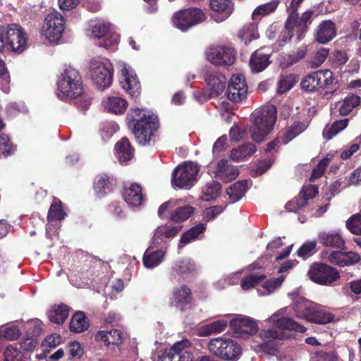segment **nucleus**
I'll use <instances>...</instances> for the list:
<instances>
[{
  "label": "nucleus",
  "mask_w": 361,
  "mask_h": 361,
  "mask_svg": "<svg viewBox=\"0 0 361 361\" xmlns=\"http://www.w3.org/2000/svg\"><path fill=\"white\" fill-rule=\"evenodd\" d=\"M180 226L161 225L158 226L154 233L152 237V243L154 245H160L165 243L166 239H170L176 236L180 231ZM163 246H166L164 244Z\"/></svg>",
  "instance_id": "412c9836"
},
{
  "label": "nucleus",
  "mask_w": 361,
  "mask_h": 361,
  "mask_svg": "<svg viewBox=\"0 0 361 361\" xmlns=\"http://www.w3.org/2000/svg\"><path fill=\"white\" fill-rule=\"evenodd\" d=\"M66 215V214L62 208L61 202L59 199L54 198L48 212V221H61L64 219Z\"/></svg>",
  "instance_id": "de8ad7c7"
},
{
  "label": "nucleus",
  "mask_w": 361,
  "mask_h": 361,
  "mask_svg": "<svg viewBox=\"0 0 361 361\" xmlns=\"http://www.w3.org/2000/svg\"><path fill=\"white\" fill-rule=\"evenodd\" d=\"M56 95L61 100L76 99L78 106L86 110L91 104V99L84 94L82 78L73 68H66L57 80Z\"/></svg>",
  "instance_id": "f03ea898"
},
{
  "label": "nucleus",
  "mask_w": 361,
  "mask_h": 361,
  "mask_svg": "<svg viewBox=\"0 0 361 361\" xmlns=\"http://www.w3.org/2000/svg\"><path fill=\"white\" fill-rule=\"evenodd\" d=\"M4 361H28L18 347L8 345L4 351Z\"/></svg>",
  "instance_id": "8fccbe9b"
},
{
  "label": "nucleus",
  "mask_w": 361,
  "mask_h": 361,
  "mask_svg": "<svg viewBox=\"0 0 361 361\" xmlns=\"http://www.w3.org/2000/svg\"><path fill=\"white\" fill-rule=\"evenodd\" d=\"M111 25L104 21H92L90 25L92 35L94 38L104 37L111 32Z\"/></svg>",
  "instance_id": "a18cd8bd"
},
{
  "label": "nucleus",
  "mask_w": 361,
  "mask_h": 361,
  "mask_svg": "<svg viewBox=\"0 0 361 361\" xmlns=\"http://www.w3.org/2000/svg\"><path fill=\"white\" fill-rule=\"evenodd\" d=\"M207 346L211 353L225 361H237L241 353L240 345L228 338H212Z\"/></svg>",
  "instance_id": "39448f33"
},
{
  "label": "nucleus",
  "mask_w": 361,
  "mask_h": 361,
  "mask_svg": "<svg viewBox=\"0 0 361 361\" xmlns=\"http://www.w3.org/2000/svg\"><path fill=\"white\" fill-rule=\"evenodd\" d=\"M329 54V49L324 47L317 51L311 60V67L317 68L321 66L326 59Z\"/></svg>",
  "instance_id": "680f3d73"
},
{
  "label": "nucleus",
  "mask_w": 361,
  "mask_h": 361,
  "mask_svg": "<svg viewBox=\"0 0 361 361\" xmlns=\"http://www.w3.org/2000/svg\"><path fill=\"white\" fill-rule=\"evenodd\" d=\"M157 245L152 243L144 253L143 264L147 269H153L159 265L166 255L167 246H162L161 248L156 249Z\"/></svg>",
  "instance_id": "dca6fc26"
},
{
  "label": "nucleus",
  "mask_w": 361,
  "mask_h": 361,
  "mask_svg": "<svg viewBox=\"0 0 361 361\" xmlns=\"http://www.w3.org/2000/svg\"><path fill=\"white\" fill-rule=\"evenodd\" d=\"M221 189L220 183L216 181L212 180L207 183L202 189V199L205 201H209L216 198L220 193Z\"/></svg>",
  "instance_id": "09e8293b"
},
{
  "label": "nucleus",
  "mask_w": 361,
  "mask_h": 361,
  "mask_svg": "<svg viewBox=\"0 0 361 361\" xmlns=\"http://www.w3.org/2000/svg\"><path fill=\"white\" fill-rule=\"evenodd\" d=\"M288 307H285L274 312L264 322L275 326V328L262 329L259 336L263 341L258 345L259 351L269 355H275L281 345V341L284 339L285 334L283 330H291L305 332L306 328L293 319L286 317Z\"/></svg>",
  "instance_id": "f257e3e1"
},
{
  "label": "nucleus",
  "mask_w": 361,
  "mask_h": 361,
  "mask_svg": "<svg viewBox=\"0 0 361 361\" xmlns=\"http://www.w3.org/2000/svg\"><path fill=\"white\" fill-rule=\"evenodd\" d=\"M94 190L99 196H103L111 190V183L109 178L102 174L97 176L94 179Z\"/></svg>",
  "instance_id": "c03bdc74"
},
{
  "label": "nucleus",
  "mask_w": 361,
  "mask_h": 361,
  "mask_svg": "<svg viewBox=\"0 0 361 361\" xmlns=\"http://www.w3.org/2000/svg\"><path fill=\"white\" fill-rule=\"evenodd\" d=\"M90 77L100 90L109 87L112 83L114 69L107 59H94L90 64Z\"/></svg>",
  "instance_id": "0eeeda50"
},
{
  "label": "nucleus",
  "mask_w": 361,
  "mask_h": 361,
  "mask_svg": "<svg viewBox=\"0 0 361 361\" xmlns=\"http://www.w3.org/2000/svg\"><path fill=\"white\" fill-rule=\"evenodd\" d=\"M20 336V330L15 326L0 327V336L9 340H15Z\"/></svg>",
  "instance_id": "69168bd1"
},
{
  "label": "nucleus",
  "mask_w": 361,
  "mask_h": 361,
  "mask_svg": "<svg viewBox=\"0 0 361 361\" xmlns=\"http://www.w3.org/2000/svg\"><path fill=\"white\" fill-rule=\"evenodd\" d=\"M190 345V342L186 339L174 343L171 347L173 357L177 359V361H193V355L189 349Z\"/></svg>",
  "instance_id": "bb28decb"
},
{
  "label": "nucleus",
  "mask_w": 361,
  "mask_h": 361,
  "mask_svg": "<svg viewBox=\"0 0 361 361\" xmlns=\"http://www.w3.org/2000/svg\"><path fill=\"white\" fill-rule=\"evenodd\" d=\"M122 195L125 202L132 207L141 205L143 200L141 187L135 183L125 188Z\"/></svg>",
  "instance_id": "b1692460"
},
{
  "label": "nucleus",
  "mask_w": 361,
  "mask_h": 361,
  "mask_svg": "<svg viewBox=\"0 0 361 361\" xmlns=\"http://www.w3.org/2000/svg\"><path fill=\"white\" fill-rule=\"evenodd\" d=\"M348 118H344L340 121H336L331 126H326L323 130L324 137L327 140L331 139L348 126Z\"/></svg>",
  "instance_id": "79ce46f5"
},
{
  "label": "nucleus",
  "mask_w": 361,
  "mask_h": 361,
  "mask_svg": "<svg viewBox=\"0 0 361 361\" xmlns=\"http://www.w3.org/2000/svg\"><path fill=\"white\" fill-rule=\"evenodd\" d=\"M247 94V86L244 75H233L230 79L227 89L228 99L235 103H238L246 98Z\"/></svg>",
  "instance_id": "4468645a"
},
{
  "label": "nucleus",
  "mask_w": 361,
  "mask_h": 361,
  "mask_svg": "<svg viewBox=\"0 0 361 361\" xmlns=\"http://www.w3.org/2000/svg\"><path fill=\"white\" fill-rule=\"evenodd\" d=\"M175 211L171 216V220L175 222H180L188 219L194 212V209L190 205H180V200Z\"/></svg>",
  "instance_id": "a19ab883"
},
{
  "label": "nucleus",
  "mask_w": 361,
  "mask_h": 361,
  "mask_svg": "<svg viewBox=\"0 0 361 361\" xmlns=\"http://www.w3.org/2000/svg\"><path fill=\"white\" fill-rule=\"evenodd\" d=\"M195 269V264L190 259L177 261L173 267V270L178 274H188Z\"/></svg>",
  "instance_id": "6e6d98bb"
},
{
  "label": "nucleus",
  "mask_w": 361,
  "mask_h": 361,
  "mask_svg": "<svg viewBox=\"0 0 361 361\" xmlns=\"http://www.w3.org/2000/svg\"><path fill=\"white\" fill-rule=\"evenodd\" d=\"M319 242L324 246L343 248L345 240L338 231L321 233L318 235Z\"/></svg>",
  "instance_id": "c756f323"
},
{
  "label": "nucleus",
  "mask_w": 361,
  "mask_h": 361,
  "mask_svg": "<svg viewBox=\"0 0 361 361\" xmlns=\"http://www.w3.org/2000/svg\"><path fill=\"white\" fill-rule=\"evenodd\" d=\"M207 59L216 66H231L235 60L233 49L224 46H211L206 51Z\"/></svg>",
  "instance_id": "9b49d317"
},
{
  "label": "nucleus",
  "mask_w": 361,
  "mask_h": 361,
  "mask_svg": "<svg viewBox=\"0 0 361 361\" xmlns=\"http://www.w3.org/2000/svg\"><path fill=\"white\" fill-rule=\"evenodd\" d=\"M238 37L244 42L245 44L252 40L259 37L257 26L255 23H249L245 25L238 32Z\"/></svg>",
  "instance_id": "e433bc0d"
},
{
  "label": "nucleus",
  "mask_w": 361,
  "mask_h": 361,
  "mask_svg": "<svg viewBox=\"0 0 361 361\" xmlns=\"http://www.w3.org/2000/svg\"><path fill=\"white\" fill-rule=\"evenodd\" d=\"M251 137L256 142H262L271 131L276 120V109L272 104L265 105L252 114Z\"/></svg>",
  "instance_id": "20e7f679"
},
{
  "label": "nucleus",
  "mask_w": 361,
  "mask_h": 361,
  "mask_svg": "<svg viewBox=\"0 0 361 361\" xmlns=\"http://www.w3.org/2000/svg\"><path fill=\"white\" fill-rule=\"evenodd\" d=\"M298 78L294 74L282 75L278 82V92L283 94L290 90L297 82Z\"/></svg>",
  "instance_id": "3c124183"
},
{
  "label": "nucleus",
  "mask_w": 361,
  "mask_h": 361,
  "mask_svg": "<svg viewBox=\"0 0 361 361\" xmlns=\"http://www.w3.org/2000/svg\"><path fill=\"white\" fill-rule=\"evenodd\" d=\"M227 326L228 322L226 320H216L199 327L197 334L200 336H209L212 334H220L225 331Z\"/></svg>",
  "instance_id": "2f4dec72"
},
{
  "label": "nucleus",
  "mask_w": 361,
  "mask_h": 361,
  "mask_svg": "<svg viewBox=\"0 0 361 361\" xmlns=\"http://www.w3.org/2000/svg\"><path fill=\"white\" fill-rule=\"evenodd\" d=\"M318 194V188L315 185H307L303 187L300 192L299 197L305 200V205L308 200L314 198Z\"/></svg>",
  "instance_id": "338daca9"
},
{
  "label": "nucleus",
  "mask_w": 361,
  "mask_h": 361,
  "mask_svg": "<svg viewBox=\"0 0 361 361\" xmlns=\"http://www.w3.org/2000/svg\"><path fill=\"white\" fill-rule=\"evenodd\" d=\"M361 98L356 94H349L336 105L341 116L348 115L354 108L360 105Z\"/></svg>",
  "instance_id": "473e14b6"
},
{
  "label": "nucleus",
  "mask_w": 361,
  "mask_h": 361,
  "mask_svg": "<svg viewBox=\"0 0 361 361\" xmlns=\"http://www.w3.org/2000/svg\"><path fill=\"white\" fill-rule=\"evenodd\" d=\"M302 90L313 92L319 88L317 72L309 74L304 77L300 82Z\"/></svg>",
  "instance_id": "603ef678"
},
{
  "label": "nucleus",
  "mask_w": 361,
  "mask_h": 361,
  "mask_svg": "<svg viewBox=\"0 0 361 361\" xmlns=\"http://www.w3.org/2000/svg\"><path fill=\"white\" fill-rule=\"evenodd\" d=\"M269 56V54L264 53L262 49L257 50L250 59L251 70L256 73L264 71L270 63Z\"/></svg>",
  "instance_id": "cd10ccee"
},
{
  "label": "nucleus",
  "mask_w": 361,
  "mask_h": 361,
  "mask_svg": "<svg viewBox=\"0 0 361 361\" xmlns=\"http://www.w3.org/2000/svg\"><path fill=\"white\" fill-rule=\"evenodd\" d=\"M256 152V147L252 143H246L230 152V158L233 161H244L252 157Z\"/></svg>",
  "instance_id": "c85d7f7f"
},
{
  "label": "nucleus",
  "mask_w": 361,
  "mask_h": 361,
  "mask_svg": "<svg viewBox=\"0 0 361 361\" xmlns=\"http://www.w3.org/2000/svg\"><path fill=\"white\" fill-rule=\"evenodd\" d=\"M200 167L197 163L185 161L177 166L172 173L171 184L174 188L189 189L196 182Z\"/></svg>",
  "instance_id": "423d86ee"
},
{
  "label": "nucleus",
  "mask_w": 361,
  "mask_h": 361,
  "mask_svg": "<svg viewBox=\"0 0 361 361\" xmlns=\"http://www.w3.org/2000/svg\"><path fill=\"white\" fill-rule=\"evenodd\" d=\"M6 48L13 51H23L27 44L26 34L20 26L11 24L7 26Z\"/></svg>",
  "instance_id": "f8f14e48"
},
{
  "label": "nucleus",
  "mask_w": 361,
  "mask_h": 361,
  "mask_svg": "<svg viewBox=\"0 0 361 361\" xmlns=\"http://www.w3.org/2000/svg\"><path fill=\"white\" fill-rule=\"evenodd\" d=\"M128 105V102L119 96H109L102 102V106L106 111L116 115L124 114Z\"/></svg>",
  "instance_id": "4be33fe9"
},
{
  "label": "nucleus",
  "mask_w": 361,
  "mask_h": 361,
  "mask_svg": "<svg viewBox=\"0 0 361 361\" xmlns=\"http://www.w3.org/2000/svg\"><path fill=\"white\" fill-rule=\"evenodd\" d=\"M334 318V315L333 314L322 310L317 304V308H314L309 322L319 324H326L331 322Z\"/></svg>",
  "instance_id": "37998d69"
},
{
  "label": "nucleus",
  "mask_w": 361,
  "mask_h": 361,
  "mask_svg": "<svg viewBox=\"0 0 361 361\" xmlns=\"http://www.w3.org/2000/svg\"><path fill=\"white\" fill-rule=\"evenodd\" d=\"M69 308L66 305L60 304L54 305L49 312V318L53 323L63 324L68 318Z\"/></svg>",
  "instance_id": "f704fd0d"
},
{
  "label": "nucleus",
  "mask_w": 361,
  "mask_h": 361,
  "mask_svg": "<svg viewBox=\"0 0 361 361\" xmlns=\"http://www.w3.org/2000/svg\"><path fill=\"white\" fill-rule=\"evenodd\" d=\"M191 301V291L185 286L174 289L173 296L170 298V305L177 310L184 311Z\"/></svg>",
  "instance_id": "6ab92c4d"
},
{
  "label": "nucleus",
  "mask_w": 361,
  "mask_h": 361,
  "mask_svg": "<svg viewBox=\"0 0 361 361\" xmlns=\"http://www.w3.org/2000/svg\"><path fill=\"white\" fill-rule=\"evenodd\" d=\"M265 279L264 274H250L243 278L241 281V288L244 290H247L254 288Z\"/></svg>",
  "instance_id": "4d7b16f0"
},
{
  "label": "nucleus",
  "mask_w": 361,
  "mask_h": 361,
  "mask_svg": "<svg viewBox=\"0 0 361 361\" xmlns=\"http://www.w3.org/2000/svg\"><path fill=\"white\" fill-rule=\"evenodd\" d=\"M118 42V36L115 33H111V32L104 37L102 42L100 43V46L104 47L106 49L114 50V47Z\"/></svg>",
  "instance_id": "774afa93"
},
{
  "label": "nucleus",
  "mask_w": 361,
  "mask_h": 361,
  "mask_svg": "<svg viewBox=\"0 0 361 361\" xmlns=\"http://www.w3.org/2000/svg\"><path fill=\"white\" fill-rule=\"evenodd\" d=\"M285 277L281 276L278 278H273L266 281L262 286L263 290H258L259 295H269L280 287L284 281Z\"/></svg>",
  "instance_id": "864d4df0"
},
{
  "label": "nucleus",
  "mask_w": 361,
  "mask_h": 361,
  "mask_svg": "<svg viewBox=\"0 0 361 361\" xmlns=\"http://www.w3.org/2000/svg\"><path fill=\"white\" fill-rule=\"evenodd\" d=\"M314 308H317V304L305 298H300L294 305L297 317L307 321H309Z\"/></svg>",
  "instance_id": "7c9ffc66"
},
{
  "label": "nucleus",
  "mask_w": 361,
  "mask_h": 361,
  "mask_svg": "<svg viewBox=\"0 0 361 361\" xmlns=\"http://www.w3.org/2000/svg\"><path fill=\"white\" fill-rule=\"evenodd\" d=\"M336 35L335 24L331 20H324L317 27L315 39L320 44H326L332 40Z\"/></svg>",
  "instance_id": "5701e85b"
},
{
  "label": "nucleus",
  "mask_w": 361,
  "mask_h": 361,
  "mask_svg": "<svg viewBox=\"0 0 361 361\" xmlns=\"http://www.w3.org/2000/svg\"><path fill=\"white\" fill-rule=\"evenodd\" d=\"M121 76L120 84L122 88L131 95L137 97L140 94V85L134 71L126 63H119Z\"/></svg>",
  "instance_id": "ddd939ff"
},
{
  "label": "nucleus",
  "mask_w": 361,
  "mask_h": 361,
  "mask_svg": "<svg viewBox=\"0 0 361 361\" xmlns=\"http://www.w3.org/2000/svg\"><path fill=\"white\" fill-rule=\"evenodd\" d=\"M307 275L310 280L323 286H331L340 278V274L335 268L322 263L313 264Z\"/></svg>",
  "instance_id": "6e6552de"
},
{
  "label": "nucleus",
  "mask_w": 361,
  "mask_h": 361,
  "mask_svg": "<svg viewBox=\"0 0 361 361\" xmlns=\"http://www.w3.org/2000/svg\"><path fill=\"white\" fill-rule=\"evenodd\" d=\"M204 80L207 84L206 91L208 97H218L224 91L226 78L222 74L207 73Z\"/></svg>",
  "instance_id": "2eb2a0df"
},
{
  "label": "nucleus",
  "mask_w": 361,
  "mask_h": 361,
  "mask_svg": "<svg viewBox=\"0 0 361 361\" xmlns=\"http://www.w3.org/2000/svg\"><path fill=\"white\" fill-rule=\"evenodd\" d=\"M330 60L331 66L335 68H338L348 61V57L345 52L342 51H337L334 53Z\"/></svg>",
  "instance_id": "0e129e2a"
},
{
  "label": "nucleus",
  "mask_w": 361,
  "mask_h": 361,
  "mask_svg": "<svg viewBox=\"0 0 361 361\" xmlns=\"http://www.w3.org/2000/svg\"><path fill=\"white\" fill-rule=\"evenodd\" d=\"M206 229V226L203 224H199L192 228H190L184 233L180 239L179 247L190 243L191 241L197 239L198 236L202 233Z\"/></svg>",
  "instance_id": "ea45409f"
},
{
  "label": "nucleus",
  "mask_w": 361,
  "mask_h": 361,
  "mask_svg": "<svg viewBox=\"0 0 361 361\" xmlns=\"http://www.w3.org/2000/svg\"><path fill=\"white\" fill-rule=\"evenodd\" d=\"M310 361H339V357L334 350H319L312 354Z\"/></svg>",
  "instance_id": "13d9d810"
},
{
  "label": "nucleus",
  "mask_w": 361,
  "mask_h": 361,
  "mask_svg": "<svg viewBox=\"0 0 361 361\" xmlns=\"http://www.w3.org/2000/svg\"><path fill=\"white\" fill-rule=\"evenodd\" d=\"M64 30V19L59 12L48 14L44 20L43 35L50 42L58 41Z\"/></svg>",
  "instance_id": "9d476101"
},
{
  "label": "nucleus",
  "mask_w": 361,
  "mask_h": 361,
  "mask_svg": "<svg viewBox=\"0 0 361 361\" xmlns=\"http://www.w3.org/2000/svg\"><path fill=\"white\" fill-rule=\"evenodd\" d=\"M116 156L121 164H126L134 157V150L128 139L123 137L115 145Z\"/></svg>",
  "instance_id": "393cba45"
},
{
  "label": "nucleus",
  "mask_w": 361,
  "mask_h": 361,
  "mask_svg": "<svg viewBox=\"0 0 361 361\" xmlns=\"http://www.w3.org/2000/svg\"><path fill=\"white\" fill-rule=\"evenodd\" d=\"M279 3L278 0H271L269 2L258 6L252 13V19L255 20H259L262 17L274 13L276 10Z\"/></svg>",
  "instance_id": "58836bf2"
},
{
  "label": "nucleus",
  "mask_w": 361,
  "mask_h": 361,
  "mask_svg": "<svg viewBox=\"0 0 361 361\" xmlns=\"http://www.w3.org/2000/svg\"><path fill=\"white\" fill-rule=\"evenodd\" d=\"M307 125L305 123L300 121L295 122L286 130V133H284L282 142L283 144H287L295 137L303 132L307 128Z\"/></svg>",
  "instance_id": "49530a36"
},
{
  "label": "nucleus",
  "mask_w": 361,
  "mask_h": 361,
  "mask_svg": "<svg viewBox=\"0 0 361 361\" xmlns=\"http://www.w3.org/2000/svg\"><path fill=\"white\" fill-rule=\"evenodd\" d=\"M316 247L315 241L305 243L298 250V255L302 259H307L314 253Z\"/></svg>",
  "instance_id": "e2e57ef3"
},
{
  "label": "nucleus",
  "mask_w": 361,
  "mask_h": 361,
  "mask_svg": "<svg viewBox=\"0 0 361 361\" xmlns=\"http://www.w3.org/2000/svg\"><path fill=\"white\" fill-rule=\"evenodd\" d=\"M129 123H133V133L137 142L142 145L149 143L159 128L157 115L147 113L145 109L133 108L127 115Z\"/></svg>",
  "instance_id": "7ed1b4c3"
},
{
  "label": "nucleus",
  "mask_w": 361,
  "mask_h": 361,
  "mask_svg": "<svg viewBox=\"0 0 361 361\" xmlns=\"http://www.w3.org/2000/svg\"><path fill=\"white\" fill-rule=\"evenodd\" d=\"M294 32L298 35V39H300L302 33L300 32V26L298 25L295 19L290 16L285 24L284 30L281 32L278 39L279 46L282 47L293 36Z\"/></svg>",
  "instance_id": "a878e982"
},
{
  "label": "nucleus",
  "mask_w": 361,
  "mask_h": 361,
  "mask_svg": "<svg viewBox=\"0 0 361 361\" xmlns=\"http://www.w3.org/2000/svg\"><path fill=\"white\" fill-rule=\"evenodd\" d=\"M346 227L352 233L361 235V215L355 214L348 219Z\"/></svg>",
  "instance_id": "052dcab7"
},
{
  "label": "nucleus",
  "mask_w": 361,
  "mask_h": 361,
  "mask_svg": "<svg viewBox=\"0 0 361 361\" xmlns=\"http://www.w3.org/2000/svg\"><path fill=\"white\" fill-rule=\"evenodd\" d=\"M89 327V322L85 314L82 312H76L71 319L70 329L75 333H81Z\"/></svg>",
  "instance_id": "4c0bfd02"
},
{
  "label": "nucleus",
  "mask_w": 361,
  "mask_h": 361,
  "mask_svg": "<svg viewBox=\"0 0 361 361\" xmlns=\"http://www.w3.org/2000/svg\"><path fill=\"white\" fill-rule=\"evenodd\" d=\"M319 88L328 87L334 82L333 73L329 70L317 71Z\"/></svg>",
  "instance_id": "bf43d9fd"
},
{
  "label": "nucleus",
  "mask_w": 361,
  "mask_h": 361,
  "mask_svg": "<svg viewBox=\"0 0 361 361\" xmlns=\"http://www.w3.org/2000/svg\"><path fill=\"white\" fill-rule=\"evenodd\" d=\"M214 173L216 178L228 183L237 178L238 169L231 165L228 160L223 159L217 163Z\"/></svg>",
  "instance_id": "a211bd4d"
},
{
  "label": "nucleus",
  "mask_w": 361,
  "mask_h": 361,
  "mask_svg": "<svg viewBox=\"0 0 361 361\" xmlns=\"http://www.w3.org/2000/svg\"><path fill=\"white\" fill-rule=\"evenodd\" d=\"M210 6L214 11L222 16L221 20L228 18L233 11V4L231 0H210Z\"/></svg>",
  "instance_id": "72a5a7b5"
},
{
  "label": "nucleus",
  "mask_w": 361,
  "mask_h": 361,
  "mask_svg": "<svg viewBox=\"0 0 361 361\" xmlns=\"http://www.w3.org/2000/svg\"><path fill=\"white\" fill-rule=\"evenodd\" d=\"M205 14L199 8H192L176 13L172 18L173 25L182 31L203 22Z\"/></svg>",
  "instance_id": "1a4fd4ad"
},
{
  "label": "nucleus",
  "mask_w": 361,
  "mask_h": 361,
  "mask_svg": "<svg viewBox=\"0 0 361 361\" xmlns=\"http://www.w3.org/2000/svg\"><path fill=\"white\" fill-rule=\"evenodd\" d=\"M124 338L123 333L118 329L102 330L98 331L95 335V339L104 343L106 346H118L123 343Z\"/></svg>",
  "instance_id": "aec40b11"
},
{
  "label": "nucleus",
  "mask_w": 361,
  "mask_h": 361,
  "mask_svg": "<svg viewBox=\"0 0 361 361\" xmlns=\"http://www.w3.org/2000/svg\"><path fill=\"white\" fill-rule=\"evenodd\" d=\"M16 147L11 142L8 135H0V157H7L14 153Z\"/></svg>",
  "instance_id": "5fc2aeb1"
},
{
  "label": "nucleus",
  "mask_w": 361,
  "mask_h": 361,
  "mask_svg": "<svg viewBox=\"0 0 361 361\" xmlns=\"http://www.w3.org/2000/svg\"><path fill=\"white\" fill-rule=\"evenodd\" d=\"M247 180H241L236 182L227 189L226 192L231 203L238 201L244 196L247 191Z\"/></svg>",
  "instance_id": "c9c22d12"
},
{
  "label": "nucleus",
  "mask_w": 361,
  "mask_h": 361,
  "mask_svg": "<svg viewBox=\"0 0 361 361\" xmlns=\"http://www.w3.org/2000/svg\"><path fill=\"white\" fill-rule=\"evenodd\" d=\"M230 325L234 332L240 337L255 334L258 330L257 324L248 317L234 319L231 322Z\"/></svg>",
  "instance_id": "f3484780"
}]
</instances>
